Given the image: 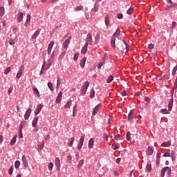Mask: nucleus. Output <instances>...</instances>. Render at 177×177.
I'll list each match as a JSON object with an SVG mask.
<instances>
[{"label":"nucleus","instance_id":"nucleus-42","mask_svg":"<svg viewBox=\"0 0 177 177\" xmlns=\"http://www.w3.org/2000/svg\"><path fill=\"white\" fill-rule=\"evenodd\" d=\"M33 92L35 93H36L38 95L39 97H40V93H39V90L37 89V88L35 87L33 88Z\"/></svg>","mask_w":177,"mask_h":177},{"label":"nucleus","instance_id":"nucleus-6","mask_svg":"<svg viewBox=\"0 0 177 177\" xmlns=\"http://www.w3.org/2000/svg\"><path fill=\"white\" fill-rule=\"evenodd\" d=\"M71 36H70L68 38H67L64 44H63V47L64 49H67V48L68 47L70 43H71Z\"/></svg>","mask_w":177,"mask_h":177},{"label":"nucleus","instance_id":"nucleus-27","mask_svg":"<svg viewBox=\"0 0 177 177\" xmlns=\"http://www.w3.org/2000/svg\"><path fill=\"white\" fill-rule=\"evenodd\" d=\"M120 35V29L117 28L115 32L113 33V37H118Z\"/></svg>","mask_w":177,"mask_h":177},{"label":"nucleus","instance_id":"nucleus-1","mask_svg":"<svg viewBox=\"0 0 177 177\" xmlns=\"http://www.w3.org/2000/svg\"><path fill=\"white\" fill-rule=\"evenodd\" d=\"M161 177L165 176V174L167 176H170L171 174V169L169 167H165L161 170Z\"/></svg>","mask_w":177,"mask_h":177},{"label":"nucleus","instance_id":"nucleus-18","mask_svg":"<svg viewBox=\"0 0 177 177\" xmlns=\"http://www.w3.org/2000/svg\"><path fill=\"white\" fill-rule=\"evenodd\" d=\"M171 145V142L170 141L165 142L161 144V147H169Z\"/></svg>","mask_w":177,"mask_h":177},{"label":"nucleus","instance_id":"nucleus-38","mask_svg":"<svg viewBox=\"0 0 177 177\" xmlns=\"http://www.w3.org/2000/svg\"><path fill=\"white\" fill-rule=\"evenodd\" d=\"M39 35V31L37 30L32 36V39H35Z\"/></svg>","mask_w":177,"mask_h":177},{"label":"nucleus","instance_id":"nucleus-43","mask_svg":"<svg viewBox=\"0 0 177 177\" xmlns=\"http://www.w3.org/2000/svg\"><path fill=\"white\" fill-rule=\"evenodd\" d=\"M83 164H84V160H81L79 162V163H78V165H77V169H80L81 168V166H82Z\"/></svg>","mask_w":177,"mask_h":177},{"label":"nucleus","instance_id":"nucleus-17","mask_svg":"<svg viewBox=\"0 0 177 177\" xmlns=\"http://www.w3.org/2000/svg\"><path fill=\"white\" fill-rule=\"evenodd\" d=\"M22 162L24 167H28V162L27 161V158H26L25 156H22Z\"/></svg>","mask_w":177,"mask_h":177},{"label":"nucleus","instance_id":"nucleus-31","mask_svg":"<svg viewBox=\"0 0 177 177\" xmlns=\"http://www.w3.org/2000/svg\"><path fill=\"white\" fill-rule=\"evenodd\" d=\"M31 16L30 15H27V19L26 21V26H30V21Z\"/></svg>","mask_w":177,"mask_h":177},{"label":"nucleus","instance_id":"nucleus-47","mask_svg":"<svg viewBox=\"0 0 177 177\" xmlns=\"http://www.w3.org/2000/svg\"><path fill=\"white\" fill-rule=\"evenodd\" d=\"M13 171H14V167H13V166H12V167L9 169V170H8V174H9V175H12Z\"/></svg>","mask_w":177,"mask_h":177},{"label":"nucleus","instance_id":"nucleus-45","mask_svg":"<svg viewBox=\"0 0 177 177\" xmlns=\"http://www.w3.org/2000/svg\"><path fill=\"white\" fill-rule=\"evenodd\" d=\"M9 44H10V46L15 45V40L14 39H12V38L10 39V40H9Z\"/></svg>","mask_w":177,"mask_h":177},{"label":"nucleus","instance_id":"nucleus-41","mask_svg":"<svg viewBox=\"0 0 177 177\" xmlns=\"http://www.w3.org/2000/svg\"><path fill=\"white\" fill-rule=\"evenodd\" d=\"M20 165H21L20 161H18V160L15 161V167L16 169H18L20 167Z\"/></svg>","mask_w":177,"mask_h":177},{"label":"nucleus","instance_id":"nucleus-11","mask_svg":"<svg viewBox=\"0 0 177 177\" xmlns=\"http://www.w3.org/2000/svg\"><path fill=\"white\" fill-rule=\"evenodd\" d=\"M115 41H116L115 37H112L111 39V47H112L113 49H115V47H116Z\"/></svg>","mask_w":177,"mask_h":177},{"label":"nucleus","instance_id":"nucleus-56","mask_svg":"<svg viewBox=\"0 0 177 177\" xmlns=\"http://www.w3.org/2000/svg\"><path fill=\"white\" fill-rule=\"evenodd\" d=\"M104 140L106 141H108V140H109V136L106 133L104 134Z\"/></svg>","mask_w":177,"mask_h":177},{"label":"nucleus","instance_id":"nucleus-50","mask_svg":"<svg viewBox=\"0 0 177 177\" xmlns=\"http://www.w3.org/2000/svg\"><path fill=\"white\" fill-rule=\"evenodd\" d=\"M147 169L148 172H151V165L148 164L147 165Z\"/></svg>","mask_w":177,"mask_h":177},{"label":"nucleus","instance_id":"nucleus-37","mask_svg":"<svg viewBox=\"0 0 177 177\" xmlns=\"http://www.w3.org/2000/svg\"><path fill=\"white\" fill-rule=\"evenodd\" d=\"M126 138H127V141H129V142L131 141V133L129 131L127 132V136H126Z\"/></svg>","mask_w":177,"mask_h":177},{"label":"nucleus","instance_id":"nucleus-58","mask_svg":"<svg viewBox=\"0 0 177 177\" xmlns=\"http://www.w3.org/2000/svg\"><path fill=\"white\" fill-rule=\"evenodd\" d=\"M161 158V153L160 151L157 152L156 158Z\"/></svg>","mask_w":177,"mask_h":177},{"label":"nucleus","instance_id":"nucleus-49","mask_svg":"<svg viewBox=\"0 0 177 177\" xmlns=\"http://www.w3.org/2000/svg\"><path fill=\"white\" fill-rule=\"evenodd\" d=\"M133 8H130L127 11V13L128 15H131V14L133 13Z\"/></svg>","mask_w":177,"mask_h":177},{"label":"nucleus","instance_id":"nucleus-20","mask_svg":"<svg viewBox=\"0 0 177 177\" xmlns=\"http://www.w3.org/2000/svg\"><path fill=\"white\" fill-rule=\"evenodd\" d=\"M101 104H99L94 109L93 111V115H95L98 112L99 109H100Z\"/></svg>","mask_w":177,"mask_h":177},{"label":"nucleus","instance_id":"nucleus-54","mask_svg":"<svg viewBox=\"0 0 177 177\" xmlns=\"http://www.w3.org/2000/svg\"><path fill=\"white\" fill-rule=\"evenodd\" d=\"M72 159H73V157L71 156H67V160L69 162H72Z\"/></svg>","mask_w":177,"mask_h":177},{"label":"nucleus","instance_id":"nucleus-15","mask_svg":"<svg viewBox=\"0 0 177 177\" xmlns=\"http://www.w3.org/2000/svg\"><path fill=\"white\" fill-rule=\"evenodd\" d=\"M42 108H43L42 104L38 105V106L37 107V109L35 111V115H38L39 113V112L41 111Z\"/></svg>","mask_w":177,"mask_h":177},{"label":"nucleus","instance_id":"nucleus-40","mask_svg":"<svg viewBox=\"0 0 177 177\" xmlns=\"http://www.w3.org/2000/svg\"><path fill=\"white\" fill-rule=\"evenodd\" d=\"M122 41L124 42V45L126 46L127 52H129V45H128V43L127 42V41L123 39Z\"/></svg>","mask_w":177,"mask_h":177},{"label":"nucleus","instance_id":"nucleus-53","mask_svg":"<svg viewBox=\"0 0 177 177\" xmlns=\"http://www.w3.org/2000/svg\"><path fill=\"white\" fill-rule=\"evenodd\" d=\"M117 17H118V19H121L124 17V16L122 13H118V14H117Z\"/></svg>","mask_w":177,"mask_h":177},{"label":"nucleus","instance_id":"nucleus-29","mask_svg":"<svg viewBox=\"0 0 177 177\" xmlns=\"http://www.w3.org/2000/svg\"><path fill=\"white\" fill-rule=\"evenodd\" d=\"M133 118V110H131L128 116V120L130 121Z\"/></svg>","mask_w":177,"mask_h":177},{"label":"nucleus","instance_id":"nucleus-9","mask_svg":"<svg viewBox=\"0 0 177 177\" xmlns=\"http://www.w3.org/2000/svg\"><path fill=\"white\" fill-rule=\"evenodd\" d=\"M84 141V137L82 136L81 138L80 139L79 144L77 145L78 150H80L82 149Z\"/></svg>","mask_w":177,"mask_h":177},{"label":"nucleus","instance_id":"nucleus-16","mask_svg":"<svg viewBox=\"0 0 177 177\" xmlns=\"http://www.w3.org/2000/svg\"><path fill=\"white\" fill-rule=\"evenodd\" d=\"M31 113V109H28L24 115L25 120H28V118H30V115Z\"/></svg>","mask_w":177,"mask_h":177},{"label":"nucleus","instance_id":"nucleus-59","mask_svg":"<svg viewBox=\"0 0 177 177\" xmlns=\"http://www.w3.org/2000/svg\"><path fill=\"white\" fill-rule=\"evenodd\" d=\"M163 156L164 157H170L171 156V153L167 152V153H164Z\"/></svg>","mask_w":177,"mask_h":177},{"label":"nucleus","instance_id":"nucleus-22","mask_svg":"<svg viewBox=\"0 0 177 177\" xmlns=\"http://www.w3.org/2000/svg\"><path fill=\"white\" fill-rule=\"evenodd\" d=\"M169 107H168V110L166 109H160V113L162 114H170Z\"/></svg>","mask_w":177,"mask_h":177},{"label":"nucleus","instance_id":"nucleus-12","mask_svg":"<svg viewBox=\"0 0 177 177\" xmlns=\"http://www.w3.org/2000/svg\"><path fill=\"white\" fill-rule=\"evenodd\" d=\"M75 140V138L74 137H72L71 138H69L68 141V145L70 147H72L73 145V143Z\"/></svg>","mask_w":177,"mask_h":177},{"label":"nucleus","instance_id":"nucleus-24","mask_svg":"<svg viewBox=\"0 0 177 177\" xmlns=\"http://www.w3.org/2000/svg\"><path fill=\"white\" fill-rule=\"evenodd\" d=\"M94 145V138H91L89 140V142H88V148L89 149H92L93 148V146Z\"/></svg>","mask_w":177,"mask_h":177},{"label":"nucleus","instance_id":"nucleus-39","mask_svg":"<svg viewBox=\"0 0 177 177\" xmlns=\"http://www.w3.org/2000/svg\"><path fill=\"white\" fill-rule=\"evenodd\" d=\"M11 71V68L10 67H8L4 70V74L6 75H7L8 74H9V73H10Z\"/></svg>","mask_w":177,"mask_h":177},{"label":"nucleus","instance_id":"nucleus-5","mask_svg":"<svg viewBox=\"0 0 177 177\" xmlns=\"http://www.w3.org/2000/svg\"><path fill=\"white\" fill-rule=\"evenodd\" d=\"M92 41H93L92 35L91 33H88L86 38V44H87V46L91 45Z\"/></svg>","mask_w":177,"mask_h":177},{"label":"nucleus","instance_id":"nucleus-3","mask_svg":"<svg viewBox=\"0 0 177 177\" xmlns=\"http://www.w3.org/2000/svg\"><path fill=\"white\" fill-rule=\"evenodd\" d=\"M89 86V82L88 81L85 82L81 89V95H84L86 93V90Z\"/></svg>","mask_w":177,"mask_h":177},{"label":"nucleus","instance_id":"nucleus-10","mask_svg":"<svg viewBox=\"0 0 177 177\" xmlns=\"http://www.w3.org/2000/svg\"><path fill=\"white\" fill-rule=\"evenodd\" d=\"M24 19V14L23 12H20L17 14V21L18 23H21Z\"/></svg>","mask_w":177,"mask_h":177},{"label":"nucleus","instance_id":"nucleus-63","mask_svg":"<svg viewBox=\"0 0 177 177\" xmlns=\"http://www.w3.org/2000/svg\"><path fill=\"white\" fill-rule=\"evenodd\" d=\"M104 64V62L100 63V64L98 65V68L100 69Z\"/></svg>","mask_w":177,"mask_h":177},{"label":"nucleus","instance_id":"nucleus-60","mask_svg":"<svg viewBox=\"0 0 177 177\" xmlns=\"http://www.w3.org/2000/svg\"><path fill=\"white\" fill-rule=\"evenodd\" d=\"M176 21H173L172 24H171V28H175V27H176Z\"/></svg>","mask_w":177,"mask_h":177},{"label":"nucleus","instance_id":"nucleus-48","mask_svg":"<svg viewBox=\"0 0 177 177\" xmlns=\"http://www.w3.org/2000/svg\"><path fill=\"white\" fill-rule=\"evenodd\" d=\"M46 70V61L44 62L42 68H41V74H43V71Z\"/></svg>","mask_w":177,"mask_h":177},{"label":"nucleus","instance_id":"nucleus-30","mask_svg":"<svg viewBox=\"0 0 177 177\" xmlns=\"http://www.w3.org/2000/svg\"><path fill=\"white\" fill-rule=\"evenodd\" d=\"M113 80H114L113 76V75H110V76L107 78V80H106V83H107V84H110V83H111V82L113 81Z\"/></svg>","mask_w":177,"mask_h":177},{"label":"nucleus","instance_id":"nucleus-46","mask_svg":"<svg viewBox=\"0 0 177 177\" xmlns=\"http://www.w3.org/2000/svg\"><path fill=\"white\" fill-rule=\"evenodd\" d=\"M95 92L94 89L92 88L91 91V94H90L91 98H93L95 97Z\"/></svg>","mask_w":177,"mask_h":177},{"label":"nucleus","instance_id":"nucleus-13","mask_svg":"<svg viewBox=\"0 0 177 177\" xmlns=\"http://www.w3.org/2000/svg\"><path fill=\"white\" fill-rule=\"evenodd\" d=\"M104 23H105V26H106V27H108V26H110V17L109 15L105 16Z\"/></svg>","mask_w":177,"mask_h":177},{"label":"nucleus","instance_id":"nucleus-62","mask_svg":"<svg viewBox=\"0 0 177 177\" xmlns=\"http://www.w3.org/2000/svg\"><path fill=\"white\" fill-rule=\"evenodd\" d=\"M176 155V153H175V151H172L170 153V157L175 156Z\"/></svg>","mask_w":177,"mask_h":177},{"label":"nucleus","instance_id":"nucleus-55","mask_svg":"<svg viewBox=\"0 0 177 177\" xmlns=\"http://www.w3.org/2000/svg\"><path fill=\"white\" fill-rule=\"evenodd\" d=\"M83 9V7L82 6H77L75 10V11H79V10H82Z\"/></svg>","mask_w":177,"mask_h":177},{"label":"nucleus","instance_id":"nucleus-34","mask_svg":"<svg viewBox=\"0 0 177 177\" xmlns=\"http://www.w3.org/2000/svg\"><path fill=\"white\" fill-rule=\"evenodd\" d=\"M22 128H23V126H22V124H21V129L19 131V138H24V135H23V133H22Z\"/></svg>","mask_w":177,"mask_h":177},{"label":"nucleus","instance_id":"nucleus-23","mask_svg":"<svg viewBox=\"0 0 177 177\" xmlns=\"http://www.w3.org/2000/svg\"><path fill=\"white\" fill-rule=\"evenodd\" d=\"M53 59H54V58H53V56L50 57V59H49L48 62L47 66H46V69H48V68H50V66H51L52 62H53Z\"/></svg>","mask_w":177,"mask_h":177},{"label":"nucleus","instance_id":"nucleus-44","mask_svg":"<svg viewBox=\"0 0 177 177\" xmlns=\"http://www.w3.org/2000/svg\"><path fill=\"white\" fill-rule=\"evenodd\" d=\"M48 87L51 90V91H54V88H53L52 82L48 83Z\"/></svg>","mask_w":177,"mask_h":177},{"label":"nucleus","instance_id":"nucleus-51","mask_svg":"<svg viewBox=\"0 0 177 177\" xmlns=\"http://www.w3.org/2000/svg\"><path fill=\"white\" fill-rule=\"evenodd\" d=\"M13 91V86H10L9 88H8V95H10Z\"/></svg>","mask_w":177,"mask_h":177},{"label":"nucleus","instance_id":"nucleus-33","mask_svg":"<svg viewBox=\"0 0 177 177\" xmlns=\"http://www.w3.org/2000/svg\"><path fill=\"white\" fill-rule=\"evenodd\" d=\"M72 105V101H69L65 105H64V109H68V108H71Z\"/></svg>","mask_w":177,"mask_h":177},{"label":"nucleus","instance_id":"nucleus-28","mask_svg":"<svg viewBox=\"0 0 177 177\" xmlns=\"http://www.w3.org/2000/svg\"><path fill=\"white\" fill-rule=\"evenodd\" d=\"M86 59L85 57H84V58H82L81 59L80 64V66L82 68L84 67V65H85V63H86Z\"/></svg>","mask_w":177,"mask_h":177},{"label":"nucleus","instance_id":"nucleus-21","mask_svg":"<svg viewBox=\"0 0 177 177\" xmlns=\"http://www.w3.org/2000/svg\"><path fill=\"white\" fill-rule=\"evenodd\" d=\"M87 48H88V45L87 44H85L84 47H82V50H81L82 54L85 55L86 53Z\"/></svg>","mask_w":177,"mask_h":177},{"label":"nucleus","instance_id":"nucleus-19","mask_svg":"<svg viewBox=\"0 0 177 177\" xmlns=\"http://www.w3.org/2000/svg\"><path fill=\"white\" fill-rule=\"evenodd\" d=\"M17 135L14 136L13 138L11 139L10 142V145L11 146H13L16 142H17Z\"/></svg>","mask_w":177,"mask_h":177},{"label":"nucleus","instance_id":"nucleus-35","mask_svg":"<svg viewBox=\"0 0 177 177\" xmlns=\"http://www.w3.org/2000/svg\"><path fill=\"white\" fill-rule=\"evenodd\" d=\"M98 10H99V2L96 1V3H95V6H94V11L97 12Z\"/></svg>","mask_w":177,"mask_h":177},{"label":"nucleus","instance_id":"nucleus-57","mask_svg":"<svg viewBox=\"0 0 177 177\" xmlns=\"http://www.w3.org/2000/svg\"><path fill=\"white\" fill-rule=\"evenodd\" d=\"M19 31V28L17 27H15L12 29V32L17 33Z\"/></svg>","mask_w":177,"mask_h":177},{"label":"nucleus","instance_id":"nucleus-4","mask_svg":"<svg viewBox=\"0 0 177 177\" xmlns=\"http://www.w3.org/2000/svg\"><path fill=\"white\" fill-rule=\"evenodd\" d=\"M24 69H25V66L24 65H22V66H20V68L19 69V71H18V73L16 75V78L17 80H19L21 78V75H22V74L24 71Z\"/></svg>","mask_w":177,"mask_h":177},{"label":"nucleus","instance_id":"nucleus-32","mask_svg":"<svg viewBox=\"0 0 177 177\" xmlns=\"http://www.w3.org/2000/svg\"><path fill=\"white\" fill-rule=\"evenodd\" d=\"M100 35L97 34L95 37V41L96 44H97V43L100 41Z\"/></svg>","mask_w":177,"mask_h":177},{"label":"nucleus","instance_id":"nucleus-14","mask_svg":"<svg viewBox=\"0 0 177 177\" xmlns=\"http://www.w3.org/2000/svg\"><path fill=\"white\" fill-rule=\"evenodd\" d=\"M54 45H55V41H53L50 42V44H49L48 48V52L49 55L51 54V50H52Z\"/></svg>","mask_w":177,"mask_h":177},{"label":"nucleus","instance_id":"nucleus-61","mask_svg":"<svg viewBox=\"0 0 177 177\" xmlns=\"http://www.w3.org/2000/svg\"><path fill=\"white\" fill-rule=\"evenodd\" d=\"M79 56H80L79 54L75 55H74V60H75V61H77V59H78V57H79Z\"/></svg>","mask_w":177,"mask_h":177},{"label":"nucleus","instance_id":"nucleus-36","mask_svg":"<svg viewBox=\"0 0 177 177\" xmlns=\"http://www.w3.org/2000/svg\"><path fill=\"white\" fill-rule=\"evenodd\" d=\"M5 13V8L4 7H0V17H3Z\"/></svg>","mask_w":177,"mask_h":177},{"label":"nucleus","instance_id":"nucleus-25","mask_svg":"<svg viewBox=\"0 0 177 177\" xmlns=\"http://www.w3.org/2000/svg\"><path fill=\"white\" fill-rule=\"evenodd\" d=\"M153 153V149L151 148V147H148V149H147V154L148 156L152 155Z\"/></svg>","mask_w":177,"mask_h":177},{"label":"nucleus","instance_id":"nucleus-64","mask_svg":"<svg viewBox=\"0 0 177 177\" xmlns=\"http://www.w3.org/2000/svg\"><path fill=\"white\" fill-rule=\"evenodd\" d=\"M113 175H114V176H119V174L117 171H113Z\"/></svg>","mask_w":177,"mask_h":177},{"label":"nucleus","instance_id":"nucleus-26","mask_svg":"<svg viewBox=\"0 0 177 177\" xmlns=\"http://www.w3.org/2000/svg\"><path fill=\"white\" fill-rule=\"evenodd\" d=\"M38 120H39L38 117H36V118L33 120V121H32V127H33V128H35V127H37V122H38Z\"/></svg>","mask_w":177,"mask_h":177},{"label":"nucleus","instance_id":"nucleus-52","mask_svg":"<svg viewBox=\"0 0 177 177\" xmlns=\"http://www.w3.org/2000/svg\"><path fill=\"white\" fill-rule=\"evenodd\" d=\"M53 162H50L48 164V169H49V170L51 171L53 169Z\"/></svg>","mask_w":177,"mask_h":177},{"label":"nucleus","instance_id":"nucleus-7","mask_svg":"<svg viewBox=\"0 0 177 177\" xmlns=\"http://www.w3.org/2000/svg\"><path fill=\"white\" fill-rule=\"evenodd\" d=\"M63 93L62 91H59L57 94V98L55 100V102L59 104L62 101Z\"/></svg>","mask_w":177,"mask_h":177},{"label":"nucleus","instance_id":"nucleus-2","mask_svg":"<svg viewBox=\"0 0 177 177\" xmlns=\"http://www.w3.org/2000/svg\"><path fill=\"white\" fill-rule=\"evenodd\" d=\"M175 91L174 89L171 90V98L169 100L168 106H169V111H172L173 109V105H174V92Z\"/></svg>","mask_w":177,"mask_h":177},{"label":"nucleus","instance_id":"nucleus-8","mask_svg":"<svg viewBox=\"0 0 177 177\" xmlns=\"http://www.w3.org/2000/svg\"><path fill=\"white\" fill-rule=\"evenodd\" d=\"M55 165L56 166L57 170L60 169L61 162H60V160H59V158H55Z\"/></svg>","mask_w":177,"mask_h":177}]
</instances>
